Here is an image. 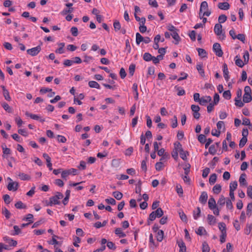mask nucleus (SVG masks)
<instances>
[{"label":"nucleus","mask_w":252,"mask_h":252,"mask_svg":"<svg viewBox=\"0 0 252 252\" xmlns=\"http://www.w3.org/2000/svg\"><path fill=\"white\" fill-rule=\"evenodd\" d=\"M63 193L57 192L56 194L49 198V201L47 203V206H52L53 205H59L61 204L60 199L63 198Z\"/></svg>","instance_id":"obj_1"},{"label":"nucleus","mask_w":252,"mask_h":252,"mask_svg":"<svg viewBox=\"0 0 252 252\" xmlns=\"http://www.w3.org/2000/svg\"><path fill=\"white\" fill-rule=\"evenodd\" d=\"M214 32L219 36V38L221 40L225 39V36L224 33L222 32V25L220 24H216L214 27Z\"/></svg>","instance_id":"obj_2"},{"label":"nucleus","mask_w":252,"mask_h":252,"mask_svg":"<svg viewBox=\"0 0 252 252\" xmlns=\"http://www.w3.org/2000/svg\"><path fill=\"white\" fill-rule=\"evenodd\" d=\"M163 215L161 208H158L155 211H153L149 215V219L151 221L154 220L156 218H160Z\"/></svg>","instance_id":"obj_3"},{"label":"nucleus","mask_w":252,"mask_h":252,"mask_svg":"<svg viewBox=\"0 0 252 252\" xmlns=\"http://www.w3.org/2000/svg\"><path fill=\"white\" fill-rule=\"evenodd\" d=\"M213 49L217 56L220 57L222 56L223 52L219 43H215L214 44Z\"/></svg>","instance_id":"obj_4"},{"label":"nucleus","mask_w":252,"mask_h":252,"mask_svg":"<svg viewBox=\"0 0 252 252\" xmlns=\"http://www.w3.org/2000/svg\"><path fill=\"white\" fill-rule=\"evenodd\" d=\"M41 49V47L40 46H37L35 47L27 50V52L32 56H35L40 52Z\"/></svg>","instance_id":"obj_5"},{"label":"nucleus","mask_w":252,"mask_h":252,"mask_svg":"<svg viewBox=\"0 0 252 252\" xmlns=\"http://www.w3.org/2000/svg\"><path fill=\"white\" fill-rule=\"evenodd\" d=\"M8 179L11 181L9 183L7 186V189L9 190H14L15 191L17 190L19 185L17 182H13L12 180L9 178Z\"/></svg>","instance_id":"obj_6"},{"label":"nucleus","mask_w":252,"mask_h":252,"mask_svg":"<svg viewBox=\"0 0 252 252\" xmlns=\"http://www.w3.org/2000/svg\"><path fill=\"white\" fill-rule=\"evenodd\" d=\"M3 240L7 243L10 247L13 246L15 247L17 244V242L16 241L11 239V238L8 237V236H5L3 237Z\"/></svg>","instance_id":"obj_7"},{"label":"nucleus","mask_w":252,"mask_h":252,"mask_svg":"<svg viewBox=\"0 0 252 252\" xmlns=\"http://www.w3.org/2000/svg\"><path fill=\"white\" fill-rule=\"evenodd\" d=\"M212 98L210 96L206 95L201 97L198 103L201 105H205L206 103L210 102Z\"/></svg>","instance_id":"obj_8"},{"label":"nucleus","mask_w":252,"mask_h":252,"mask_svg":"<svg viewBox=\"0 0 252 252\" xmlns=\"http://www.w3.org/2000/svg\"><path fill=\"white\" fill-rule=\"evenodd\" d=\"M222 70L223 77L226 82H228L229 79V71L228 69L227 65L226 63H224L222 66Z\"/></svg>","instance_id":"obj_9"},{"label":"nucleus","mask_w":252,"mask_h":252,"mask_svg":"<svg viewBox=\"0 0 252 252\" xmlns=\"http://www.w3.org/2000/svg\"><path fill=\"white\" fill-rule=\"evenodd\" d=\"M207 199H208L207 193L206 191H203L201 193V194L199 197V201L201 203H202L203 204H205L207 202Z\"/></svg>","instance_id":"obj_10"},{"label":"nucleus","mask_w":252,"mask_h":252,"mask_svg":"<svg viewBox=\"0 0 252 252\" xmlns=\"http://www.w3.org/2000/svg\"><path fill=\"white\" fill-rule=\"evenodd\" d=\"M217 207L216 200L213 197H210L208 201V207L210 210H214Z\"/></svg>","instance_id":"obj_11"},{"label":"nucleus","mask_w":252,"mask_h":252,"mask_svg":"<svg viewBox=\"0 0 252 252\" xmlns=\"http://www.w3.org/2000/svg\"><path fill=\"white\" fill-rule=\"evenodd\" d=\"M1 88H2L3 92V95L4 97V98L7 101L11 100V97L9 95V93L8 91L6 89L5 86L2 85L1 86Z\"/></svg>","instance_id":"obj_12"},{"label":"nucleus","mask_w":252,"mask_h":252,"mask_svg":"<svg viewBox=\"0 0 252 252\" xmlns=\"http://www.w3.org/2000/svg\"><path fill=\"white\" fill-rule=\"evenodd\" d=\"M218 6L220 9L224 10H228L230 8L229 4L227 2H219Z\"/></svg>","instance_id":"obj_13"},{"label":"nucleus","mask_w":252,"mask_h":252,"mask_svg":"<svg viewBox=\"0 0 252 252\" xmlns=\"http://www.w3.org/2000/svg\"><path fill=\"white\" fill-rule=\"evenodd\" d=\"M207 220L208 223L211 225H215L217 222V219L213 215L210 214L207 216Z\"/></svg>","instance_id":"obj_14"},{"label":"nucleus","mask_w":252,"mask_h":252,"mask_svg":"<svg viewBox=\"0 0 252 252\" xmlns=\"http://www.w3.org/2000/svg\"><path fill=\"white\" fill-rule=\"evenodd\" d=\"M196 69L199 74L203 77L205 76V72L203 68L202 63H198L196 65Z\"/></svg>","instance_id":"obj_15"},{"label":"nucleus","mask_w":252,"mask_h":252,"mask_svg":"<svg viewBox=\"0 0 252 252\" xmlns=\"http://www.w3.org/2000/svg\"><path fill=\"white\" fill-rule=\"evenodd\" d=\"M18 176L19 178L22 181H29L31 179V177L30 175L24 173H19Z\"/></svg>","instance_id":"obj_16"},{"label":"nucleus","mask_w":252,"mask_h":252,"mask_svg":"<svg viewBox=\"0 0 252 252\" xmlns=\"http://www.w3.org/2000/svg\"><path fill=\"white\" fill-rule=\"evenodd\" d=\"M132 90L134 92V97L135 100L138 99V85L136 83H134L132 87Z\"/></svg>","instance_id":"obj_17"},{"label":"nucleus","mask_w":252,"mask_h":252,"mask_svg":"<svg viewBox=\"0 0 252 252\" xmlns=\"http://www.w3.org/2000/svg\"><path fill=\"white\" fill-rule=\"evenodd\" d=\"M246 175L243 173L241 175L239 178V182L241 186H246L247 183L245 179Z\"/></svg>","instance_id":"obj_18"},{"label":"nucleus","mask_w":252,"mask_h":252,"mask_svg":"<svg viewBox=\"0 0 252 252\" xmlns=\"http://www.w3.org/2000/svg\"><path fill=\"white\" fill-rule=\"evenodd\" d=\"M88 85L90 88H96L97 89H100V85H99V84L94 81H89L88 83Z\"/></svg>","instance_id":"obj_19"},{"label":"nucleus","mask_w":252,"mask_h":252,"mask_svg":"<svg viewBox=\"0 0 252 252\" xmlns=\"http://www.w3.org/2000/svg\"><path fill=\"white\" fill-rule=\"evenodd\" d=\"M177 32L178 31H176L171 34V35L172 36V37L175 40V44H178L181 40V38H180Z\"/></svg>","instance_id":"obj_20"},{"label":"nucleus","mask_w":252,"mask_h":252,"mask_svg":"<svg viewBox=\"0 0 252 252\" xmlns=\"http://www.w3.org/2000/svg\"><path fill=\"white\" fill-rule=\"evenodd\" d=\"M198 51V55L201 58H204L207 57V53L206 51L202 48L197 49Z\"/></svg>","instance_id":"obj_21"},{"label":"nucleus","mask_w":252,"mask_h":252,"mask_svg":"<svg viewBox=\"0 0 252 252\" xmlns=\"http://www.w3.org/2000/svg\"><path fill=\"white\" fill-rule=\"evenodd\" d=\"M178 245L180 248L179 252H186V247L184 242L182 241H179L177 242Z\"/></svg>","instance_id":"obj_22"},{"label":"nucleus","mask_w":252,"mask_h":252,"mask_svg":"<svg viewBox=\"0 0 252 252\" xmlns=\"http://www.w3.org/2000/svg\"><path fill=\"white\" fill-rule=\"evenodd\" d=\"M164 232L162 230H159L157 232V240L158 242H161L163 239Z\"/></svg>","instance_id":"obj_23"},{"label":"nucleus","mask_w":252,"mask_h":252,"mask_svg":"<svg viewBox=\"0 0 252 252\" xmlns=\"http://www.w3.org/2000/svg\"><path fill=\"white\" fill-rule=\"evenodd\" d=\"M201 209L199 207H197L196 210H194L193 212V216L194 220H197L200 216Z\"/></svg>","instance_id":"obj_24"},{"label":"nucleus","mask_w":252,"mask_h":252,"mask_svg":"<svg viewBox=\"0 0 252 252\" xmlns=\"http://www.w3.org/2000/svg\"><path fill=\"white\" fill-rule=\"evenodd\" d=\"M217 127L218 130L221 132V130H225V125L223 121H219L217 124Z\"/></svg>","instance_id":"obj_25"},{"label":"nucleus","mask_w":252,"mask_h":252,"mask_svg":"<svg viewBox=\"0 0 252 252\" xmlns=\"http://www.w3.org/2000/svg\"><path fill=\"white\" fill-rule=\"evenodd\" d=\"M208 3L206 1H203L201 2L199 10V16L202 12L203 10H206L208 9Z\"/></svg>","instance_id":"obj_26"},{"label":"nucleus","mask_w":252,"mask_h":252,"mask_svg":"<svg viewBox=\"0 0 252 252\" xmlns=\"http://www.w3.org/2000/svg\"><path fill=\"white\" fill-rule=\"evenodd\" d=\"M115 233L120 237H125L126 236V234L123 231L121 228H117L115 229Z\"/></svg>","instance_id":"obj_27"},{"label":"nucleus","mask_w":252,"mask_h":252,"mask_svg":"<svg viewBox=\"0 0 252 252\" xmlns=\"http://www.w3.org/2000/svg\"><path fill=\"white\" fill-rule=\"evenodd\" d=\"M252 100V96L251 94H244L243 95V100L245 103H248Z\"/></svg>","instance_id":"obj_28"},{"label":"nucleus","mask_w":252,"mask_h":252,"mask_svg":"<svg viewBox=\"0 0 252 252\" xmlns=\"http://www.w3.org/2000/svg\"><path fill=\"white\" fill-rule=\"evenodd\" d=\"M221 190V186L219 184H216L213 188V191L214 193L219 194Z\"/></svg>","instance_id":"obj_29"},{"label":"nucleus","mask_w":252,"mask_h":252,"mask_svg":"<svg viewBox=\"0 0 252 252\" xmlns=\"http://www.w3.org/2000/svg\"><path fill=\"white\" fill-rule=\"evenodd\" d=\"M175 89L178 91L177 95L179 96H182L185 94V91L181 87L176 86Z\"/></svg>","instance_id":"obj_30"},{"label":"nucleus","mask_w":252,"mask_h":252,"mask_svg":"<svg viewBox=\"0 0 252 252\" xmlns=\"http://www.w3.org/2000/svg\"><path fill=\"white\" fill-rule=\"evenodd\" d=\"M113 196L117 200H120L123 197V193L120 191H116L113 192Z\"/></svg>","instance_id":"obj_31"},{"label":"nucleus","mask_w":252,"mask_h":252,"mask_svg":"<svg viewBox=\"0 0 252 252\" xmlns=\"http://www.w3.org/2000/svg\"><path fill=\"white\" fill-rule=\"evenodd\" d=\"M2 214L4 215L5 218L7 219H9L11 216V213L10 212L5 208H2Z\"/></svg>","instance_id":"obj_32"},{"label":"nucleus","mask_w":252,"mask_h":252,"mask_svg":"<svg viewBox=\"0 0 252 252\" xmlns=\"http://www.w3.org/2000/svg\"><path fill=\"white\" fill-rule=\"evenodd\" d=\"M236 60H235V64L240 67H242L245 64H246L244 62H243L242 60L240 59L239 58H238V56H236Z\"/></svg>","instance_id":"obj_33"},{"label":"nucleus","mask_w":252,"mask_h":252,"mask_svg":"<svg viewBox=\"0 0 252 252\" xmlns=\"http://www.w3.org/2000/svg\"><path fill=\"white\" fill-rule=\"evenodd\" d=\"M196 233L200 236H202L206 233V231L203 226H200L196 231Z\"/></svg>","instance_id":"obj_34"},{"label":"nucleus","mask_w":252,"mask_h":252,"mask_svg":"<svg viewBox=\"0 0 252 252\" xmlns=\"http://www.w3.org/2000/svg\"><path fill=\"white\" fill-rule=\"evenodd\" d=\"M247 215L249 217L252 214V203H250L248 204L246 211Z\"/></svg>","instance_id":"obj_35"},{"label":"nucleus","mask_w":252,"mask_h":252,"mask_svg":"<svg viewBox=\"0 0 252 252\" xmlns=\"http://www.w3.org/2000/svg\"><path fill=\"white\" fill-rule=\"evenodd\" d=\"M153 56L149 53H145L143 55V60L146 62L152 61Z\"/></svg>","instance_id":"obj_36"},{"label":"nucleus","mask_w":252,"mask_h":252,"mask_svg":"<svg viewBox=\"0 0 252 252\" xmlns=\"http://www.w3.org/2000/svg\"><path fill=\"white\" fill-rule=\"evenodd\" d=\"M144 37L139 33H136V43L137 44H139L140 42L143 41Z\"/></svg>","instance_id":"obj_37"},{"label":"nucleus","mask_w":252,"mask_h":252,"mask_svg":"<svg viewBox=\"0 0 252 252\" xmlns=\"http://www.w3.org/2000/svg\"><path fill=\"white\" fill-rule=\"evenodd\" d=\"M217 178V175L215 173L212 174L209 178V183L211 185H213L216 182Z\"/></svg>","instance_id":"obj_38"},{"label":"nucleus","mask_w":252,"mask_h":252,"mask_svg":"<svg viewBox=\"0 0 252 252\" xmlns=\"http://www.w3.org/2000/svg\"><path fill=\"white\" fill-rule=\"evenodd\" d=\"M113 26L114 30L116 32H117L121 30V25L120 23L118 21H115L113 23Z\"/></svg>","instance_id":"obj_39"},{"label":"nucleus","mask_w":252,"mask_h":252,"mask_svg":"<svg viewBox=\"0 0 252 252\" xmlns=\"http://www.w3.org/2000/svg\"><path fill=\"white\" fill-rule=\"evenodd\" d=\"M73 11V8L72 7H70L69 8L64 9L63 11L61 12V14L62 15H66L68 13H71Z\"/></svg>","instance_id":"obj_40"},{"label":"nucleus","mask_w":252,"mask_h":252,"mask_svg":"<svg viewBox=\"0 0 252 252\" xmlns=\"http://www.w3.org/2000/svg\"><path fill=\"white\" fill-rule=\"evenodd\" d=\"M222 95L223 97L227 100H229L231 97V92L229 90L224 91Z\"/></svg>","instance_id":"obj_41"},{"label":"nucleus","mask_w":252,"mask_h":252,"mask_svg":"<svg viewBox=\"0 0 252 252\" xmlns=\"http://www.w3.org/2000/svg\"><path fill=\"white\" fill-rule=\"evenodd\" d=\"M226 201L224 196L221 195L218 201V205L222 206L225 204Z\"/></svg>","instance_id":"obj_42"},{"label":"nucleus","mask_w":252,"mask_h":252,"mask_svg":"<svg viewBox=\"0 0 252 252\" xmlns=\"http://www.w3.org/2000/svg\"><path fill=\"white\" fill-rule=\"evenodd\" d=\"M238 184L236 181L230 183L229 185V191H234L237 187Z\"/></svg>","instance_id":"obj_43"},{"label":"nucleus","mask_w":252,"mask_h":252,"mask_svg":"<svg viewBox=\"0 0 252 252\" xmlns=\"http://www.w3.org/2000/svg\"><path fill=\"white\" fill-rule=\"evenodd\" d=\"M181 158L184 160H186L187 159V155L188 154V152L187 151H185L183 150L179 152Z\"/></svg>","instance_id":"obj_44"},{"label":"nucleus","mask_w":252,"mask_h":252,"mask_svg":"<svg viewBox=\"0 0 252 252\" xmlns=\"http://www.w3.org/2000/svg\"><path fill=\"white\" fill-rule=\"evenodd\" d=\"M171 127L172 128H175L178 126L177 118L176 116H174L173 118L171 119Z\"/></svg>","instance_id":"obj_45"},{"label":"nucleus","mask_w":252,"mask_h":252,"mask_svg":"<svg viewBox=\"0 0 252 252\" xmlns=\"http://www.w3.org/2000/svg\"><path fill=\"white\" fill-rule=\"evenodd\" d=\"M226 237V231H222L221 235L220 236V242L221 243H223L225 241Z\"/></svg>","instance_id":"obj_46"},{"label":"nucleus","mask_w":252,"mask_h":252,"mask_svg":"<svg viewBox=\"0 0 252 252\" xmlns=\"http://www.w3.org/2000/svg\"><path fill=\"white\" fill-rule=\"evenodd\" d=\"M210 247L207 242H204L202 244V252H209Z\"/></svg>","instance_id":"obj_47"},{"label":"nucleus","mask_w":252,"mask_h":252,"mask_svg":"<svg viewBox=\"0 0 252 252\" xmlns=\"http://www.w3.org/2000/svg\"><path fill=\"white\" fill-rule=\"evenodd\" d=\"M235 101V105L236 106L239 107H242L244 105V103L241 101L240 98H235L234 99Z\"/></svg>","instance_id":"obj_48"},{"label":"nucleus","mask_w":252,"mask_h":252,"mask_svg":"<svg viewBox=\"0 0 252 252\" xmlns=\"http://www.w3.org/2000/svg\"><path fill=\"white\" fill-rule=\"evenodd\" d=\"M227 20V17L224 14L220 15L218 18L219 24H222L224 23Z\"/></svg>","instance_id":"obj_49"},{"label":"nucleus","mask_w":252,"mask_h":252,"mask_svg":"<svg viewBox=\"0 0 252 252\" xmlns=\"http://www.w3.org/2000/svg\"><path fill=\"white\" fill-rule=\"evenodd\" d=\"M125 50L126 52H127V54H129L130 53L131 51V47L130 45V43L129 41V40L127 39L126 40V48Z\"/></svg>","instance_id":"obj_50"},{"label":"nucleus","mask_w":252,"mask_h":252,"mask_svg":"<svg viewBox=\"0 0 252 252\" xmlns=\"http://www.w3.org/2000/svg\"><path fill=\"white\" fill-rule=\"evenodd\" d=\"M174 147L176 151L178 152L183 150L181 144L179 142L174 143Z\"/></svg>","instance_id":"obj_51"},{"label":"nucleus","mask_w":252,"mask_h":252,"mask_svg":"<svg viewBox=\"0 0 252 252\" xmlns=\"http://www.w3.org/2000/svg\"><path fill=\"white\" fill-rule=\"evenodd\" d=\"M73 245L76 247H78L79 246L78 243H80V238L78 236H75L73 237Z\"/></svg>","instance_id":"obj_52"},{"label":"nucleus","mask_w":252,"mask_h":252,"mask_svg":"<svg viewBox=\"0 0 252 252\" xmlns=\"http://www.w3.org/2000/svg\"><path fill=\"white\" fill-rule=\"evenodd\" d=\"M15 206L17 209H25L26 208V205H25L21 201L15 203Z\"/></svg>","instance_id":"obj_53"},{"label":"nucleus","mask_w":252,"mask_h":252,"mask_svg":"<svg viewBox=\"0 0 252 252\" xmlns=\"http://www.w3.org/2000/svg\"><path fill=\"white\" fill-rule=\"evenodd\" d=\"M247 142V138L242 137L240 141L239 146L240 148L243 147Z\"/></svg>","instance_id":"obj_54"},{"label":"nucleus","mask_w":252,"mask_h":252,"mask_svg":"<svg viewBox=\"0 0 252 252\" xmlns=\"http://www.w3.org/2000/svg\"><path fill=\"white\" fill-rule=\"evenodd\" d=\"M163 167V163L161 161L157 162L155 165V168L157 171H160Z\"/></svg>","instance_id":"obj_55"},{"label":"nucleus","mask_w":252,"mask_h":252,"mask_svg":"<svg viewBox=\"0 0 252 252\" xmlns=\"http://www.w3.org/2000/svg\"><path fill=\"white\" fill-rule=\"evenodd\" d=\"M209 152L210 154L212 155H214L216 152L217 150L216 147L214 145H212L209 148Z\"/></svg>","instance_id":"obj_56"},{"label":"nucleus","mask_w":252,"mask_h":252,"mask_svg":"<svg viewBox=\"0 0 252 252\" xmlns=\"http://www.w3.org/2000/svg\"><path fill=\"white\" fill-rule=\"evenodd\" d=\"M105 201L107 203L112 205H114L116 204V200L112 197L107 198L105 200Z\"/></svg>","instance_id":"obj_57"},{"label":"nucleus","mask_w":252,"mask_h":252,"mask_svg":"<svg viewBox=\"0 0 252 252\" xmlns=\"http://www.w3.org/2000/svg\"><path fill=\"white\" fill-rule=\"evenodd\" d=\"M198 140L201 143H204L206 141V137L203 134H200L198 136Z\"/></svg>","instance_id":"obj_58"},{"label":"nucleus","mask_w":252,"mask_h":252,"mask_svg":"<svg viewBox=\"0 0 252 252\" xmlns=\"http://www.w3.org/2000/svg\"><path fill=\"white\" fill-rule=\"evenodd\" d=\"M2 107L3 109L6 111H7L9 113H11L12 112V109L10 108V107L9 106V105L7 103H3L2 105Z\"/></svg>","instance_id":"obj_59"},{"label":"nucleus","mask_w":252,"mask_h":252,"mask_svg":"<svg viewBox=\"0 0 252 252\" xmlns=\"http://www.w3.org/2000/svg\"><path fill=\"white\" fill-rule=\"evenodd\" d=\"M210 172V169L208 167H206L204 169H203V173H202L203 178H206L208 176V174H209Z\"/></svg>","instance_id":"obj_60"},{"label":"nucleus","mask_w":252,"mask_h":252,"mask_svg":"<svg viewBox=\"0 0 252 252\" xmlns=\"http://www.w3.org/2000/svg\"><path fill=\"white\" fill-rule=\"evenodd\" d=\"M226 208L230 210H232L233 208V206L232 203V202L230 199H227L226 201Z\"/></svg>","instance_id":"obj_61"},{"label":"nucleus","mask_w":252,"mask_h":252,"mask_svg":"<svg viewBox=\"0 0 252 252\" xmlns=\"http://www.w3.org/2000/svg\"><path fill=\"white\" fill-rule=\"evenodd\" d=\"M70 32L74 36H77L78 35V29L76 27H72L70 29Z\"/></svg>","instance_id":"obj_62"},{"label":"nucleus","mask_w":252,"mask_h":252,"mask_svg":"<svg viewBox=\"0 0 252 252\" xmlns=\"http://www.w3.org/2000/svg\"><path fill=\"white\" fill-rule=\"evenodd\" d=\"M252 231V224L247 225L245 230V233L247 235H249Z\"/></svg>","instance_id":"obj_63"},{"label":"nucleus","mask_w":252,"mask_h":252,"mask_svg":"<svg viewBox=\"0 0 252 252\" xmlns=\"http://www.w3.org/2000/svg\"><path fill=\"white\" fill-rule=\"evenodd\" d=\"M247 195L249 197L252 199V186H249L247 188Z\"/></svg>","instance_id":"obj_64"}]
</instances>
